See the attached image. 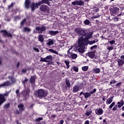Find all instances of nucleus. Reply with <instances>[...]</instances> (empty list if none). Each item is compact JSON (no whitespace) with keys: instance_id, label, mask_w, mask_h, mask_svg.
Masks as SVG:
<instances>
[{"instance_id":"obj_1","label":"nucleus","mask_w":124,"mask_h":124,"mask_svg":"<svg viewBox=\"0 0 124 124\" xmlns=\"http://www.w3.org/2000/svg\"><path fill=\"white\" fill-rule=\"evenodd\" d=\"M93 32H86V35L84 38L83 37H79L78 38V45L79 48H78V51L80 54H84L85 53L86 45H88V41L93 36Z\"/></svg>"},{"instance_id":"obj_2","label":"nucleus","mask_w":124,"mask_h":124,"mask_svg":"<svg viewBox=\"0 0 124 124\" xmlns=\"http://www.w3.org/2000/svg\"><path fill=\"white\" fill-rule=\"evenodd\" d=\"M75 31L78 36H81V37H84L86 35V32L87 30L82 29L81 28H77L75 29Z\"/></svg>"},{"instance_id":"obj_3","label":"nucleus","mask_w":124,"mask_h":124,"mask_svg":"<svg viewBox=\"0 0 124 124\" xmlns=\"http://www.w3.org/2000/svg\"><path fill=\"white\" fill-rule=\"evenodd\" d=\"M96 89H94L93 91L90 92V93H88V92L84 93L83 92H81L79 93V96H82V94H83L84 96V98H85V99H87V98H89V97H90V96H91L92 94L94 93H96Z\"/></svg>"},{"instance_id":"obj_4","label":"nucleus","mask_w":124,"mask_h":124,"mask_svg":"<svg viewBox=\"0 0 124 124\" xmlns=\"http://www.w3.org/2000/svg\"><path fill=\"white\" fill-rule=\"evenodd\" d=\"M37 94L38 97H46L48 95V93L42 89L38 90Z\"/></svg>"},{"instance_id":"obj_5","label":"nucleus","mask_w":124,"mask_h":124,"mask_svg":"<svg viewBox=\"0 0 124 124\" xmlns=\"http://www.w3.org/2000/svg\"><path fill=\"white\" fill-rule=\"evenodd\" d=\"M8 93H9L8 92L7 93L0 94V106L6 101L5 96H8Z\"/></svg>"},{"instance_id":"obj_6","label":"nucleus","mask_w":124,"mask_h":124,"mask_svg":"<svg viewBox=\"0 0 124 124\" xmlns=\"http://www.w3.org/2000/svg\"><path fill=\"white\" fill-rule=\"evenodd\" d=\"M119 11H120V8L117 7H113L110 9V13L113 16L114 15H118Z\"/></svg>"},{"instance_id":"obj_7","label":"nucleus","mask_w":124,"mask_h":124,"mask_svg":"<svg viewBox=\"0 0 124 124\" xmlns=\"http://www.w3.org/2000/svg\"><path fill=\"white\" fill-rule=\"evenodd\" d=\"M71 4L72 5H79L80 6H82V5H85V3L82 0H76L74 1H73Z\"/></svg>"},{"instance_id":"obj_8","label":"nucleus","mask_w":124,"mask_h":124,"mask_svg":"<svg viewBox=\"0 0 124 124\" xmlns=\"http://www.w3.org/2000/svg\"><path fill=\"white\" fill-rule=\"evenodd\" d=\"M0 33H2L3 36L4 37H12V34L10 33L7 32V31L6 30H1L0 31Z\"/></svg>"},{"instance_id":"obj_9","label":"nucleus","mask_w":124,"mask_h":124,"mask_svg":"<svg viewBox=\"0 0 124 124\" xmlns=\"http://www.w3.org/2000/svg\"><path fill=\"white\" fill-rule=\"evenodd\" d=\"M44 3L45 4H47V5H48V6H51V5L50 4V0H42L41 1L38 2L39 6H40L41 4H44Z\"/></svg>"},{"instance_id":"obj_10","label":"nucleus","mask_w":124,"mask_h":124,"mask_svg":"<svg viewBox=\"0 0 124 124\" xmlns=\"http://www.w3.org/2000/svg\"><path fill=\"white\" fill-rule=\"evenodd\" d=\"M46 27L45 26H41V27L37 26L35 28L36 31H39L40 33H42L43 31H46Z\"/></svg>"},{"instance_id":"obj_11","label":"nucleus","mask_w":124,"mask_h":124,"mask_svg":"<svg viewBox=\"0 0 124 124\" xmlns=\"http://www.w3.org/2000/svg\"><path fill=\"white\" fill-rule=\"evenodd\" d=\"M38 6H39V5H38V3H34V2H32L31 5H30V7L31 8V11H34L35 9L38 8Z\"/></svg>"},{"instance_id":"obj_12","label":"nucleus","mask_w":124,"mask_h":124,"mask_svg":"<svg viewBox=\"0 0 124 124\" xmlns=\"http://www.w3.org/2000/svg\"><path fill=\"white\" fill-rule=\"evenodd\" d=\"M30 93H31L30 89H27L26 90H23L22 92V94L24 97H27V96H29V95H30Z\"/></svg>"},{"instance_id":"obj_13","label":"nucleus","mask_w":124,"mask_h":124,"mask_svg":"<svg viewBox=\"0 0 124 124\" xmlns=\"http://www.w3.org/2000/svg\"><path fill=\"white\" fill-rule=\"evenodd\" d=\"M39 9L41 11H42V12L48 11V6L45 4H43L40 6Z\"/></svg>"},{"instance_id":"obj_14","label":"nucleus","mask_w":124,"mask_h":124,"mask_svg":"<svg viewBox=\"0 0 124 124\" xmlns=\"http://www.w3.org/2000/svg\"><path fill=\"white\" fill-rule=\"evenodd\" d=\"M95 113L96 115H97L98 116H100L103 114L104 111L103 109H102V108H99L98 109H95Z\"/></svg>"},{"instance_id":"obj_15","label":"nucleus","mask_w":124,"mask_h":124,"mask_svg":"<svg viewBox=\"0 0 124 124\" xmlns=\"http://www.w3.org/2000/svg\"><path fill=\"white\" fill-rule=\"evenodd\" d=\"M67 55L69 58H70V59H72L73 60H75L78 57L77 54L75 53H72V52L67 53Z\"/></svg>"},{"instance_id":"obj_16","label":"nucleus","mask_w":124,"mask_h":124,"mask_svg":"<svg viewBox=\"0 0 124 124\" xmlns=\"http://www.w3.org/2000/svg\"><path fill=\"white\" fill-rule=\"evenodd\" d=\"M96 53V50H94L93 51H90L88 53V56L89 58L91 59H93L94 58V56H95V53Z\"/></svg>"},{"instance_id":"obj_17","label":"nucleus","mask_w":124,"mask_h":124,"mask_svg":"<svg viewBox=\"0 0 124 124\" xmlns=\"http://www.w3.org/2000/svg\"><path fill=\"white\" fill-rule=\"evenodd\" d=\"M31 0H25L24 2V4L25 8H26V9H29L30 5L31 4Z\"/></svg>"},{"instance_id":"obj_18","label":"nucleus","mask_w":124,"mask_h":124,"mask_svg":"<svg viewBox=\"0 0 124 124\" xmlns=\"http://www.w3.org/2000/svg\"><path fill=\"white\" fill-rule=\"evenodd\" d=\"M80 91V87L78 85H75L73 88L72 92L73 93H77Z\"/></svg>"},{"instance_id":"obj_19","label":"nucleus","mask_w":124,"mask_h":124,"mask_svg":"<svg viewBox=\"0 0 124 124\" xmlns=\"http://www.w3.org/2000/svg\"><path fill=\"white\" fill-rule=\"evenodd\" d=\"M66 86H65V89H70V81L67 78H66L65 80Z\"/></svg>"},{"instance_id":"obj_20","label":"nucleus","mask_w":124,"mask_h":124,"mask_svg":"<svg viewBox=\"0 0 124 124\" xmlns=\"http://www.w3.org/2000/svg\"><path fill=\"white\" fill-rule=\"evenodd\" d=\"M59 33V31H48V34H50V35H52V36H55V35H57L58 33Z\"/></svg>"},{"instance_id":"obj_21","label":"nucleus","mask_w":124,"mask_h":124,"mask_svg":"<svg viewBox=\"0 0 124 124\" xmlns=\"http://www.w3.org/2000/svg\"><path fill=\"white\" fill-rule=\"evenodd\" d=\"M113 98H114V96H112L108 99L106 101V104L107 105H109V104H111L112 102H113Z\"/></svg>"},{"instance_id":"obj_22","label":"nucleus","mask_w":124,"mask_h":124,"mask_svg":"<svg viewBox=\"0 0 124 124\" xmlns=\"http://www.w3.org/2000/svg\"><path fill=\"white\" fill-rule=\"evenodd\" d=\"M36 78V77L34 76H31L30 78V83L31 84H35V78Z\"/></svg>"},{"instance_id":"obj_23","label":"nucleus","mask_w":124,"mask_h":124,"mask_svg":"<svg viewBox=\"0 0 124 124\" xmlns=\"http://www.w3.org/2000/svg\"><path fill=\"white\" fill-rule=\"evenodd\" d=\"M18 108H19V110L20 112H23L24 110H25V108H24L23 104H20L17 106Z\"/></svg>"},{"instance_id":"obj_24","label":"nucleus","mask_w":124,"mask_h":124,"mask_svg":"<svg viewBox=\"0 0 124 124\" xmlns=\"http://www.w3.org/2000/svg\"><path fill=\"white\" fill-rule=\"evenodd\" d=\"M8 78L11 81V82H10L11 85H13V84H15V83H16V79H15L13 76H9Z\"/></svg>"},{"instance_id":"obj_25","label":"nucleus","mask_w":124,"mask_h":124,"mask_svg":"<svg viewBox=\"0 0 124 124\" xmlns=\"http://www.w3.org/2000/svg\"><path fill=\"white\" fill-rule=\"evenodd\" d=\"M117 107L118 108H121V107H123L124 105V101L123 100H121L120 102H118L117 103Z\"/></svg>"},{"instance_id":"obj_26","label":"nucleus","mask_w":124,"mask_h":124,"mask_svg":"<svg viewBox=\"0 0 124 124\" xmlns=\"http://www.w3.org/2000/svg\"><path fill=\"white\" fill-rule=\"evenodd\" d=\"M92 109L91 108L87 109L85 113V115L87 116V117H89L92 114Z\"/></svg>"},{"instance_id":"obj_27","label":"nucleus","mask_w":124,"mask_h":124,"mask_svg":"<svg viewBox=\"0 0 124 124\" xmlns=\"http://www.w3.org/2000/svg\"><path fill=\"white\" fill-rule=\"evenodd\" d=\"M2 86H3V87H8V86H11V83H10L9 81L7 80L6 82H4L2 84Z\"/></svg>"},{"instance_id":"obj_28","label":"nucleus","mask_w":124,"mask_h":124,"mask_svg":"<svg viewBox=\"0 0 124 124\" xmlns=\"http://www.w3.org/2000/svg\"><path fill=\"white\" fill-rule=\"evenodd\" d=\"M38 41L42 43L44 41V37H43V35H38Z\"/></svg>"},{"instance_id":"obj_29","label":"nucleus","mask_w":124,"mask_h":124,"mask_svg":"<svg viewBox=\"0 0 124 124\" xmlns=\"http://www.w3.org/2000/svg\"><path fill=\"white\" fill-rule=\"evenodd\" d=\"M54 41H55L54 40H52L51 39H48L47 45H48V46H51V45H53V44H54Z\"/></svg>"},{"instance_id":"obj_30","label":"nucleus","mask_w":124,"mask_h":124,"mask_svg":"<svg viewBox=\"0 0 124 124\" xmlns=\"http://www.w3.org/2000/svg\"><path fill=\"white\" fill-rule=\"evenodd\" d=\"M96 42H98V39L97 38H95L94 40L93 41H90L89 42V45H93V44H94Z\"/></svg>"},{"instance_id":"obj_31","label":"nucleus","mask_w":124,"mask_h":124,"mask_svg":"<svg viewBox=\"0 0 124 124\" xmlns=\"http://www.w3.org/2000/svg\"><path fill=\"white\" fill-rule=\"evenodd\" d=\"M117 62L119 66H122L123 64H124V61L121 59H118V60L117 61Z\"/></svg>"},{"instance_id":"obj_32","label":"nucleus","mask_w":124,"mask_h":124,"mask_svg":"<svg viewBox=\"0 0 124 124\" xmlns=\"http://www.w3.org/2000/svg\"><path fill=\"white\" fill-rule=\"evenodd\" d=\"M70 62L67 60H66L64 61V63H65L66 65V68L67 69H68V68H69L70 66H69V63Z\"/></svg>"},{"instance_id":"obj_33","label":"nucleus","mask_w":124,"mask_h":124,"mask_svg":"<svg viewBox=\"0 0 124 124\" xmlns=\"http://www.w3.org/2000/svg\"><path fill=\"white\" fill-rule=\"evenodd\" d=\"M28 81H29V79L27 78V77L25 78V79L23 81H22V83L23 85L24 86V87H26V84L28 83Z\"/></svg>"},{"instance_id":"obj_34","label":"nucleus","mask_w":124,"mask_h":124,"mask_svg":"<svg viewBox=\"0 0 124 124\" xmlns=\"http://www.w3.org/2000/svg\"><path fill=\"white\" fill-rule=\"evenodd\" d=\"M31 29L28 28V27H24L23 28V31L24 32H27V31L28 32H30V31H31Z\"/></svg>"},{"instance_id":"obj_35","label":"nucleus","mask_w":124,"mask_h":124,"mask_svg":"<svg viewBox=\"0 0 124 124\" xmlns=\"http://www.w3.org/2000/svg\"><path fill=\"white\" fill-rule=\"evenodd\" d=\"M93 71L96 74H98L99 72H100V69L98 68H94L93 69Z\"/></svg>"},{"instance_id":"obj_36","label":"nucleus","mask_w":124,"mask_h":124,"mask_svg":"<svg viewBox=\"0 0 124 124\" xmlns=\"http://www.w3.org/2000/svg\"><path fill=\"white\" fill-rule=\"evenodd\" d=\"M49 52H51V53H53V54H56V55H59V52L58 51L53 49H49L48 50Z\"/></svg>"},{"instance_id":"obj_37","label":"nucleus","mask_w":124,"mask_h":124,"mask_svg":"<svg viewBox=\"0 0 124 124\" xmlns=\"http://www.w3.org/2000/svg\"><path fill=\"white\" fill-rule=\"evenodd\" d=\"M100 16H101V15H100V14H99V13H97L96 14V15L95 16H93V17H92V19H96V18H99V17Z\"/></svg>"},{"instance_id":"obj_38","label":"nucleus","mask_w":124,"mask_h":124,"mask_svg":"<svg viewBox=\"0 0 124 124\" xmlns=\"http://www.w3.org/2000/svg\"><path fill=\"white\" fill-rule=\"evenodd\" d=\"M46 59L48 61H52L53 60V56L52 55H48L46 57Z\"/></svg>"},{"instance_id":"obj_39","label":"nucleus","mask_w":124,"mask_h":124,"mask_svg":"<svg viewBox=\"0 0 124 124\" xmlns=\"http://www.w3.org/2000/svg\"><path fill=\"white\" fill-rule=\"evenodd\" d=\"M82 69L83 71H88V69H89V66H84L82 67Z\"/></svg>"},{"instance_id":"obj_40","label":"nucleus","mask_w":124,"mask_h":124,"mask_svg":"<svg viewBox=\"0 0 124 124\" xmlns=\"http://www.w3.org/2000/svg\"><path fill=\"white\" fill-rule=\"evenodd\" d=\"M90 20L88 19H86L84 21V25H86L87 26H89V25H90Z\"/></svg>"},{"instance_id":"obj_41","label":"nucleus","mask_w":124,"mask_h":124,"mask_svg":"<svg viewBox=\"0 0 124 124\" xmlns=\"http://www.w3.org/2000/svg\"><path fill=\"white\" fill-rule=\"evenodd\" d=\"M26 21H27V19H26V18L23 19L21 22H20V26H24Z\"/></svg>"},{"instance_id":"obj_42","label":"nucleus","mask_w":124,"mask_h":124,"mask_svg":"<svg viewBox=\"0 0 124 124\" xmlns=\"http://www.w3.org/2000/svg\"><path fill=\"white\" fill-rule=\"evenodd\" d=\"M10 106V103H8L7 104H5L4 106V108L7 109L8 108H9Z\"/></svg>"},{"instance_id":"obj_43","label":"nucleus","mask_w":124,"mask_h":124,"mask_svg":"<svg viewBox=\"0 0 124 124\" xmlns=\"http://www.w3.org/2000/svg\"><path fill=\"white\" fill-rule=\"evenodd\" d=\"M116 104V103L115 102H113L109 106V108L110 109H112L114 106H115V105Z\"/></svg>"},{"instance_id":"obj_44","label":"nucleus","mask_w":124,"mask_h":124,"mask_svg":"<svg viewBox=\"0 0 124 124\" xmlns=\"http://www.w3.org/2000/svg\"><path fill=\"white\" fill-rule=\"evenodd\" d=\"M73 69L74 71H75L76 72H78V71H79V68L77 66L73 67Z\"/></svg>"},{"instance_id":"obj_45","label":"nucleus","mask_w":124,"mask_h":124,"mask_svg":"<svg viewBox=\"0 0 124 124\" xmlns=\"http://www.w3.org/2000/svg\"><path fill=\"white\" fill-rule=\"evenodd\" d=\"M118 105H114V107L112 108V111H117L118 110Z\"/></svg>"},{"instance_id":"obj_46","label":"nucleus","mask_w":124,"mask_h":124,"mask_svg":"<svg viewBox=\"0 0 124 124\" xmlns=\"http://www.w3.org/2000/svg\"><path fill=\"white\" fill-rule=\"evenodd\" d=\"M41 62H48V61H47V59H46V57L45 58H41Z\"/></svg>"},{"instance_id":"obj_47","label":"nucleus","mask_w":124,"mask_h":124,"mask_svg":"<svg viewBox=\"0 0 124 124\" xmlns=\"http://www.w3.org/2000/svg\"><path fill=\"white\" fill-rule=\"evenodd\" d=\"M113 49H114V46H108L107 47V50H109V51H112V50H113Z\"/></svg>"},{"instance_id":"obj_48","label":"nucleus","mask_w":124,"mask_h":124,"mask_svg":"<svg viewBox=\"0 0 124 124\" xmlns=\"http://www.w3.org/2000/svg\"><path fill=\"white\" fill-rule=\"evenodd\" d=\"M93 11L95 13L96 12H98V11H99V9L98 8H93Z\"/></svg>"},{"instance_id":"obj_49","label":"nucleus","mask_w":124,"mask_h":124,"mask_svg":"<svg viewBox=\"0 0 124 124\" xmlns=\"http://www.w3.org/2000/svg\"><path fill=\"white\" fill-rule=\"evenodd\" d=\"M96 48H97V45H95L91 46L90 49L92 50H93V49H96Z\"/></svg>"},{"instance_id":"obj_50","label":"nucleus","mask_w":124,"mask_h":124,"mask_svg":"<svg viewBox=\"0 0 124 124\" xmlns=\"http://www.w3.org/2000/svg\"><path fill=\"white\" fill-rule=\"evenodd\" d=\"M15 20H20L21 19V16H14Z\"/></svg>"},{"instance_id":"obj_51","label":"nucleus","mask_w":124,"mask_h":124,"mask_svg":"<svg viewBox=\"0 0 124 124\" xmlns=\"http://www.w3.org/2000/svg\"><path fill=\"white\" fill-rule=\"evenodd\" d=\"M108 42L110 44H111V45H113V44H115V40L109 41Z\"/></svg>"},{"instance_id":"obj_52","label":"nucleus","mask_w":124,"mask_h":124,"mask_svg":"<svg viewBox=\"0 0 124 124\" xmlns=\"http://www.w3.org/2000/svg\"><path fill=\"white\" fill-rule=\"evenodd\" d=\"M42 120H43V118L42 117H39L36 119V122H40V121H42Z\"/></svg>"},{"instance_id":"obj_53","label":"nucleus","mask_w":124,"mask_h":124,"mask_svg":"<svg viewBox=\"0 0 124 124\" xmlns=\"http://www.w3.org/2000/svg\"><path fill=\"white\" fill-rule=\"evenodd\" d=\"M13 5H14V4H13V2H12L10 5H9L8 7V9H10L11 7H13Z\"/></svg>"},{"instance_id":"obj_54","label":"nucleus","mask_w":124,"mask_h":124,"mask_svg":"<svg viewBox=\"0 0 124 124\" xmlns=\"http://www.w3.org/2000/svg\"><path fill=\"white\" fill-rule=\"evenodd\" d=\"M122 82H119L117 84H116V87H121V85H122Z\"/></svg>"},{"instance_id":"obj_55","label":"nucleus","mask_w":124,"mask_h":124,"mask_svg":"<svg viewBox=\"0 0 124 124\" xmlns=\"http://www.w3.org/2000/svg\"><path fill=\"white\" fill-rule=\"evenodd\" d=\"M15 114H16V115H19V114H20V110L18 109L16 110Z\"/></svg>"},{"instance_id":"obj_56","label":"nucleus","mask_w":124,"mask_h":124,"mask_svg":"<svg viewBox=\"0 0 124 124\" xmlns=\"http://www.w3.org/2000/svg\"><path fill=\"white\" fill-rule=\"evenodd\" d=\"M73 48V46H71L70 48L67 51V54H69L70 53V50H72V49Z\"/></svg>"},{"instance_id":"obj_57","label":"nucleus","mask_w":124,"mask_h":124,"mask_svg":"<svg viewBox=\"0 0 124 124\" xmlns=\"http://www.w3.org/2000/svg\"><path fill=\"white\" fill-rule=\"evenodd\" d=\"M19 93H20V90L19 89L16 90V93L17 95L19 94Z\"/></svg>"},{"instance_id":"obj_58","label":"nucleus","mask_w":124,"mask_h":124,"mask_svg":"<svg viewBox=\"0 0 124 124\" xmlns=\"http://www.w3.org/2000/svg\"><path fill=\"white\" fill-rule=\"evenodd\" d=\"M21 71L23 73H26L27 72V69H22Z\"/></svg>"},{"instance_id":"obj_59","label":"nucleus","mask_w":124,"mask_h":124,"mask_svg":"<svg viewBox=\"0 0 124 124\" xmlns=\"http://www.w3.org/2000/svg\"><path fill=\"white\" fill-rule=\"evenodd\" d=\"M63 123H64V121H63V120H62L59 122L58 124H63Z\"/></svg>"},{"instance_id":"obj_60","label":"nucleus","mask_w":124,"mask_h":124,"mask_svg":"<svg viewBox=\"0 0 124 124\" xmlns=\"http://www.w3.org/2000/svg\"><path fill=\"white\" fill-rule=\"evenodd\" d=\"M106 99H107V98L106 97V96H103V98H102L103 101H105V100H106Z\"/></svg>"},{"instance_id":"obj_61","label":"nucleus","mask_w":124,"mask_h":124,"mask_svg":"<svg viewBox=\"0 0 124 124\" xmlns=\"http://www.w3.org/2000/svg\"><path fill=\"white\" fill-rule=\"evenodd\" d=\"M16 68H18V67L20 66V62H17V63L16 64Z\"/></svg>"},{"instance_id":"obj_62","label":"nucleus","mask_w":124,"mask_h":124,"mask_svg":"<svg viewBox=\"0 0 124 124\" xmlns=\"http://www.w3.org/2000/svg\"><path fill=\"white\" fill-rule=\"evenodd\" d=\"M113 20L114 21V22H117V21H119V18L117 17H114Z\"/></svg>"},{"instance_id":"obj_63","label":"nucleus","mask_w":124,"mask_h":124,"mask_svg":"<svg viewBox=\"0 0 124 124\" xmlns=\"http://www.w3.org/2000/svg\"><path fill=\"white\" fill-rule=\"evenodd\" d=\"M84 124H90V121H89V120H86V121L85 122Z\"/></svg>"},{"instance_id":"obj_64","label":"nucleus","mask_w":124,"mask_h":124,"mask_svg":"<svg viewBox=\"0 0 124 124\" xmlns=\"http://www.w3.org/2000/svg\"><path fill=\"white\" fill-rule=\"evenodd\" d=\"M34 51H36V52H39V49H38V48H37L36 47L34 48Z\"/></svg>"}]
</instances>
